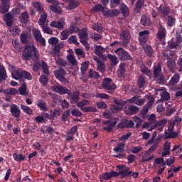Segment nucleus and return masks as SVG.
I'll use <instances>...</instances> for the list:
<instances>
[{
	"instance_id": "2f4dec72",
	"label": "nucleus",
	"mask_w": 182,
	"mask_h": 182,
	"mask_svg": "<svg viewBox=\"0 0 182 182\" xmlns=\"http://www.w3.org/2000/svg\"><path fill=\"white\" fill-rule=\"evenodd\" d=\"M158 11L164 16H167V15L170 14V7L160 5V6L158 8Z\"/></svg>"
},
{
	"instance_id": "3c124183",
	"label": "nucleus",
	"mask_w": 182,
	"mask_h": 182,
	"mask_svg": "<svg viewBox=\"0 0 182 182\" xmlns=\"http://www.w3.org/2000/svg\"><path fill=\"white\" fill-rule=\"evenodd\" d=\"M141 23L144 25V26H149L150 23H151V21H150V18L142 16L141 18Z\"/></svg>"
},
{
	"instance_id": "5fc2aeb1",
	"label": "nucleus",
	"mask_w": 182,
	"mask_h": 182,
	"mask_svg": "<svg viewBox=\"0 0 182 182\" xmlns=\"http://www.w3.org/2000/svg\"><path fill=\"white\" fill-rule=\"evenodd\" d=\"M90 105V101L87 100H82L77 103V107H80V109H83L84 106H89Z\"/></svg>"
},
{
	"instance_id": "49530a36",
	"label": "nucleus",
	"mask_w": 182,
	"mask_h": 182,
	"mask_svg": "<svg viewBox=\"0 0 182 182\" xmlns=\"http://www.w3.org/2000/svg\"><path fill=\"white\" fill-rule=\"evenodd\" d=\"M143 48L144 49V52L149 58H153V48H151V46H143Z\"/></svg>"
},
{
	"instance_id": "6ab92c4d",
	"label": "nucleus",
	"mask_w": 182,
	"mask_h": 182,
	"mask_svg": "<svg viewBox=\"0 0 182 182\" xmlns=\"http://www.w3.org/2000/svg\"><path fill=\"white\" fill-rule=\"evenodd\" d=\"M50 28H55L59 29V31H62L65 27V21H53L50 23Z\"/></svg>"
},
{
	"instance_id": "bb28decb",
	"label": "nucleus",
	"mask_w": 182,
	"mask_h": 182,
	"mask_svg": "<svg viewBox=\"0 0 182 182\" xmlns=\"http://www.w3.org/2000/svg\"><path fill=\"white\" fill-rule=\"evenodd\" d=\"M157 91L161 92V99L159 100H162V102H164V100H170V94L167 91L164 90V88L158 89Z\"/></svg>"
},
{
	"instance_id": "f257e3e1",
	"label": "nucleus",
	"mask_w": 182,
	"mask_h": 182,
	"mask_svg": "<svg viewBox=\"0 0 182 182\" xmlns=\"http://www.w3.org/2000/svg\"><path fill=\"white\" fill-rule=\"evenodd\" d=\"M23 56L26 60H29L33 56L36 59H38L39 58V53L33 44L26 45L23 52Z\"/></svg>"
},
{
	"instance_id": "603ef678",
	"label": "nucleus",
	"mask_w": 182,
	"mask_h": 182,
	"mask_svg": "<svg viewBox=\"0 0 182 182\" xmlns=\"http://www.w3.org/2000/svg\"><path fill=\"white\" fill-rule=\"evenodd\" d=\"M13 157L16 161H23L25 159H26V156L23 154H19L18 153H14L13 154Z\"/></svg>"
},
{
	"instance_id": "8fccbe9b",
	"label": "nucleus",
	"mask_w": 182,
	"mask_h": 182,
	"mask_svg": "<svg viewBox=\"0 0 182 182\" xmlns=\"http://www.w3.org/2000/svg\"><path fill=\"white\" fill-rule=\"evenodd\" d=\"M77 6H79V3L75 0H71L68 2L67 9H69V11H72V9L77 8Z\"/></svg>"
},
{
	"instance_id": "e433bc0d",
	"label": "nucleus",
	"mask_w": 182,
	"mask_h": 182,
	"mask_svg": "<svg viewBox=\"0 0 182 182\" xmlns=\"http://www.w3.org/2000/svg\"><path fill=\"white\" fill-rule=\"evenodd\" d=\"M19 19L21 23H28L29 21V13H28V11L21 13Z\"/></svg>"
},
{
	"instance_id": "c756f323",
	"label": "nucleus",
	"mask_w": 182,
	"mask_h": 182,
	"mask_svg": "<svg viewBox=\"0 0 182 182\" xmlns=\"http://www.w3.org/2000/svg\"><path fill=\"white\" fill-rule=\"evenodd\" d=\"M119 9L123 16H129V15H130V9H129V7L124 3L120 4Z\"/></svg>"
},
{
	"instance_id": "ddd939ff",
	"label": "nucleus",
	"mask_w": 182,
	"mask_h": 182,
	"mask_svg": "<svg viewBox=\"0 0 182 182\" xmlns=\"http://www.w3.org/2000/svg\"><path fill=\"white\" fill-rule=\"evenodd\" d=\"M150 33V31L146 30L144 31H141L139 33V41L140 45H142V46H144L146 43H147V41H149V34Z\"/></svg>"
},
{
	"instance_id": "c9c22d12",
	"label": "nucleus",
	"mask_w": 182,
	"mask_h": 182,
	"mask_svg": "<svg viewBox=\"0 0 182 182\" xmlns=\"http://www.w3.org/2000/svg\"><path fill=\"white\" fill-rule=\"evenodd\" d=\"M76 23H77V18H75V22H71L70 23V26L68 30L70 33H77V32H79V28L75 26Z\"/></svg>"
},
{
	"instance_id": "9b49d317",
	"label": "nucleus",
	"mask_w": 182,
	"mask_h": 182,
	"mask_svg": "<svg viewBox=\"0 0 182 182\" xmlns=\"http://www.w3.org/2000/svg\"><path fill=\"white\" fill-rule=\"evenodd\" d=\"M51 89L53 92L58 93V95H70V90L59 84L53 86Z\"/></svg>"
},
{
	"instance_id": "69168bd1",
	"label": "nucleus",
	"mask_w": 182,
	"mask_h": 182,
	"mask_svg": "<svg viewBox=\"0 0 182 182\" xmlns=\"http://www.w3.org/2000/svg\"><path fill=\"white\" fill-rule=\"evenodd\" d=\"M62 112V109H54L50 111V113H51V116L53 119V117H58V116H60V113Z\"/></svg>"
},
{
	"instance_id": "473e14b6",
	"label": "nucleus",
	"mask_w": 182,
	"mask_h": 182,
	"mask_svg": "<svg viewBox=\"0 0 182 182\" xmlns=\"http://www.w3.org/2000/svg\"><path fill=\"white\" fill-rule=\"evenodd\" d=\"M167 68L169 69L170 72L174 73L176 69V60L173 58H169L167 62Z\"/></svg>"
},
{
	"instance_id": "393cba45",
	"label": "nucleus",
	"mask_w": 182,
	"mask_h": 182,
	"mask_svg": "<svg viewBox=\"0 0 182 182\" xmlns=\"http://www.w3.org/2000/svg\"><path fill=\"white\" fill-rule=\"evenodd\" d=\"M150 154H151V153L149 152V151H145L141 156V162L145 163L147 161H151V160H154L156 156H154V155L150 156Z\"/></svg>"
},
{
	"instance_id": "b1692460",
	"label": "nucleus",
	"mask_w": 182,
	"mask_h": 182,
	"mask_svg": "<svg viewBox=\"0 0 182 182\" xmlns=\"http://www.w3.org/2000/svg\"><path fill=\"white\" fill-rule=\"evenodd\" d=\"M118 15H120V10L119 9L106 10V11H104V16H108L109 18L118 16Z\"/></svg>"
},
{
	"instance_id": "de8ad7c7",
	"label": "nucleus",
	"mask_w": 182,
	"mask_h": 182,
	"mask_svg": "<svg viewBox=\"0 0 182 182\" xmlns=\"http://www.w3.org/2000/svg\"><path fill=\"white\" fill-rule=\"evenodd\" d=\"M156 103L159 104L156 106V112H157V113H163V112H164V109H166L163 106V104L164 103V102H163L162 100H158Z\"/></svg>"
},
{
	"instance_id": "4c0bfd02",
	"label": "nucleus",
	"mask_w": 182,
	"mask_h": 182,
	"mask_svg": "<svg viewBox=\"0 0 182 182\" xmlns=\"http://www.w3.org/2000/svg\"><path fill=\"white\" fill-rule=\"evenodd\" d=\"M43 33H46L47 35H53V30L48 26V24H43L40 26Z\"/></svg>"
},
{
	"instance_id": "bf43d9fd",
	"label": "nucleus",
	"mask_w": 182,
	"mask_h": 182,
	"mask_svg": "<svg viewBox=\"0 0 182 182\" xmlns=\"http://www.w3.org/2000/svg\"><path fill=\"white\" fill-rule=\"evenodd\" d=\"M89 76L90 77H93L94 79H100V75H99V73L93 69L89 70Z\"/></svg>"
},
{
	"instance_id": "ea45409f",
	"label": "nucleus",
	"mask_w": 182,
	"mask_h": 182,
	"mask_svg": "<svg viewBox=\"0 0 182 182\" xmlns=\"http://www.w3.org/2000/svg\"><path fill=\"white\" fill-rule=\"evenodd\" d=\"M107 58L110 60L112 66H116L119 63V58L116 55L108 54Z\"/></svg>"
},
{
	"instance_id": "a878e982",
	"label": "nucleus",
	"mask_w": 182,
	"mask_h": 182,
	"mask_svg": "<svg viewBox=\"0 0 182 182\" xmlns=\"http://www.w3.org/2000/svg\"><path fill=\"white\" fill-rule=\"evenodd\" d=\"M48 23H49V21H48V14L43 11L41 14V16L38 20V24L40 26H41L42 25H46Z\"/></svg>"
},
{
	"instance_id": "680f3d73",
	"label": "nucleus",
	"mask_w": 182,
	"mask_h": 182,
	"mask_svg": "<svg viewBox=\"0 0 182 182\" xmlns=\"http://www.w3.org/2000/svg\"><path fill=\"white\" fill-rule=\"evenodd\" d=\"M3 93L4 95H16V93H18V90H16V89L15 88H9V89H6L4 90Z\"/></svg>"
},
{
	"instance_id": "c03bdc74",
	"label": "nucleus",
	"mask_w": 182,
	"mask_h": 182,
	"mask_svg": "<svg viewBox=\"0 0 182 182\" xmlns=\"http://www.w3.org/2000/svg\"><path fill=\"white\" fill-rule=\"evenodd\" d=\"M67 59L68 62L73 65V66H77V60H76V58L73 54H69L67 55Z\"/></svg>"
},
{
	"instance_id": "5701e85b",
	"label": "nucleus",
	"mask_w": 182,
	"mask_h": 182,
	"mask_svg": "<svg viewBox=\"0 0 182 182\" xmlns=\"http://www.w3.org/2000/svg\"><path fill=\"white\" fill-rule=\"evenodd\" d=\"M80 95V92L78 90H75L73 93L72 92H70V95H68V96H70V103H73V105L74 103H76L80 99L79 97Z\"/></svg>"
},
{
	"instance_id": "a18cd8bd",
	"label": "nucleus",
	"mask_w": 182,
	"mask_h": 182,
	"mask_svg": "<svg viewBox=\"0 0 182 182\" xmlns=\"http://www.w3.org/2000/svg\"><path fill=\"white\" fill-rule=\"evenodd\" d=\"M32 5L35 8V9H36V11L39 12V14L43 12L44 11L43 5H42L41 2L35 1L32 3Z\"/></svg>"
},
{
	"instance_id": "79ce46f5",
	"label": "nucleus",
	"mask_w": 182,
	"mask_h": 182,
	"mask_svg": "<svg viewBox=\"0 0 182 182\" xmlns=\"http://www.w3.org/2000/svg\"><path fill=\"white\" fill-rule=\"evenodd\" d=\"M37 107L42 110L43 112H48V107H46V102L39 100L37 103Z\"/></svg>"
},
{
	"instance_id": "0e129e2a",
	"label": "nucleus",
	"mask_w": 182,
	"mask_h": 182,
	"mask_svg": "<svg viewBox=\"0 0 182 182\" xmlns=\"http://www.w3.org/2000/svg\"><path fill=\"white\" fill-rule=\"evenodd\" d=\"M92 11H94L95 12H102V14H104V12H106V10H105V8H103V6L101 4L95 5L92 8Z\"/></svg>"
},
{
	"instance_id": "09e8293b",
	"label": "nucleus",
	"mask_w": 182,
	"mask_h": 182,
	"mask_svg": "<svg viewBox=\"0 0 182 182\" xmlns=\"http://www.w3.org/2000/svg\"><path fill=\"white\" fill-rule=\"evenodd\" d=\"M147 85V82L146 81V78L143 76H140L138 78V86L140 89H143V87H146Z\"/></svg>"
},
{
	"instance_id": "052dcab7",
	"label": "nucleus",
	"mask_w": 182,
	"mask_h": 182,
	"mask_svg": "<svg viewBox=\"0 0 182 182\" xmlns=\"http://www.w3.org/2000/svg\"><path fill=\"white\" fill-rule=\"evenodd\" d=\"M20 79H26L27 80H32V75L28 71H21V77Z\"/></svg>"
},
{
	"instance_id": "864d4df0",
	"label": "nucleus",
	"mask_w": 182,
	"mask_h": 182,
	"mask_svg": "<svg viewBox=\"0 0 182 182\" xmlns=\"http://www.w3.org/2000/svg\"><path fill=\"white\" fill-rule=\"evenodd\" d=\"M105 52V48L102 47L101 46H94V53L97 56L99 55H101V53H103Z\"/></svg>"
},
{
	"instance_id": "2eb2a0df",
	"label": "nucleus",
	"mask_w": 182,
	"mask_h": 182,
	"mask_svg": "<svg viewBox=\"0 0 182 182\" xmlns=\"http://www.w3.org/2000/svg\"><path fill=\"white\" fill-rule=\"evenodd\" d=\"M54 75L55 77L60 80V82H66V79H65V75H66V71L63 68H59L58 70L54 72Z\"/></svg>"
},
{
	"instance_id": "1a4fd4ad",
	"label": "nucleus",
	"mask_w": 182,
	"mask_h": 182,
	"mask_svg": "<svg viewBox=\"0 0 182 182\" xmlns=\"http://www.w3.org/2000/svg\"><path fill=\"white\" fill-rule=\"evenodd\" d=\"M119 122V118H113L109 120L102 122V124H106L107 127H103V130H106L107 132H112L113 130V127L117 124Z\"/></svg>"
},
{
	"instance_id": "4d7b16f0",
	"label": "nucleus",
	"mask_w": 182,
	"mask_h": 182,
	"mask_svg": "<svg viewBox=\"0 0 182 182\" xmlns=\"http://www.w3.org/2000/svg\"><path fill=\"white\" fill-rule=\"evenodd\" d=\"M21 109L26 114H32L33 113V110H32V109H31V107H29L26 105H21Z\"/></svg>"
},
{
	"instance_id": "37998d69",
	"label": "nucleus",
	"mask_w": 182,
	"mask_h": 182,
	"mask_svg": "<svg viewBox=\"0 0 182 182\" xmlns=\"http://www.w3.org/2000/svg\"><path fill=\"white\" fill-rule=\"evenodd\" d=\"M22 75V71L21 70H14L11 72V76L13 79H15L16 80H19L21 79Z\"/></svg>"
},
{
	"instance_id": "20e7f679",
	"label": "nucleus",
	"mask_w": 182,
	"mask_h": 182,
	"mask_svg": "<svg viewBox=\"0 0 182 182\" xmlns=\"http://www.w3.org/2000/svg\"><path fill=\"white\" fill-rule=\"evenodd\" d=\"M176 42H174L173 40H171L168 42V44L171 48L173 49H181L182 48V36L179 33L176 32Z\"/></svg>"
},
{
	"instance_id": "13d9d810",
	"label": "nucleus",
	"mask_w": 182,
	"mask_h": 182,
	"mask_svg": "<svg viewBox=\"0 0 182 182\" xmlns=\"http://www.w3.org/2000/svg\"><path fill=\"white\" fill-rule=\"evenodd\" d=\"M12 45L16 50H18V52H21V50H22V47L21 46V44H19V41L16 39H13Z\"/></svg>"
},
{
	"instance_id": "a211bd4d",
	"label": "nucleus",
	"mask_w": 182,
	"mask_h": 182,
	"mask_svg": "<svg viewBox=\"0 0 182 182\" xmlns=\"http://www.w3.org/2000/svg\"><path fill=\"white\" fill-rule=\"evenodd\" d=\"M166 36H167V31H166V28H164V26H161L158 30L157 38L159 41H164V39H166Z\"/></svg>"
},
{
	"instance_id": "c85d7f7f",
	"label": "nucleus",
	"mask_w": 182,
	"mask_h": 182,
	"mask_svg": "<svg viewBox=\"0 0 182 182\" xmlns=\"http://www.w3.org/2000/svg\"><path fill=\"white\" fill-rule=\"evenodd\" d=\"M171 148V142L166 141L164 144V153H162V157H166L170 154V149Z\"/></svg>"
},
{
	"instance_id": "39448f33",
	"label": "nucleus",
	"mask_w": 182,
	"mask_h": 182,
	"mask_svg": "<svg viewBox=\"0 0 182 182\" xmlns=\"http://www.w3.org/2000/svg\"><path fill=\"white\" fill-rule=\"evenodd\" d=\"M33 36L36 41V42H39L42 46H46V40L45 38L42 36V33H41V30L38 28H33L32 30Z\"/></svg>"
},
{
	"instance_id": "f3484780",
	"label": "nucleus",
	"mask_w": 182,
	"mask_h": 182,
	"mask_svg": "<svg viewBox=\"0 0 182 182\" xmlns=\"http://www.w3.org/2000/svg\"><path fill=\"white\" fill-rule=\"evenodd\" d=\"M180 82V74L178 73H176L171 78L168 83V86L169 87H172V86H176L177 83Z\"/></svg>"
},
{
	"instance_id": "72a5a7b5",
	"label": "nucleus",
	"mask_w": 182,
	"mask_h": 182,
	"mask_svg": "<svg viewBox=\"0 0 182 182\" xmlns=\"http://www.w3.org/2000/svg\"><path fill=\"white\" fill-rule=\"evenodd\" d=\"M112 177H117V172L111 171L110 172H105L103 176V180H110Z\"/></svg>"
},
{
	"instance_id": "6e6552de",
	"label": "nucleus",
	"mask_w": 182,
	"mask_h": 182,
	"mask_svg": "<svg viewBox=\"0 0 182 182\" xmlns=\"http://www.w3.org/2000/svg\"><path fill=\"white\" fill-rule=\"evenodd\" d=\"M139 110L140 108L134 105H127L124 107V114L128 116H133L134 114H137L139 113Z\"/></svg>"
},
{
	"instance_id": "7ed1b4c3",
	"label": "nucleus",
	"mask_w": 182,
	"mask_h": 182,
	"mask_svg": "<svg viewBox=\"0 0 182 182\" xmlns=\"http://www.w3.org/2000/svg\"><path fill=\"white\" fill-rule=\"evenodd\" d=\"M102 89L107 90V93H109L112 95L113 93V90H116L117 86L116 84L112 82V78H105L103 82L101 85Z\"/></svg>"
},
{
	"instance_id": "58836bf2",
	"label": "nucleus",
	"mask_w": 182,
	"mask_h": 182,
	"mask_svg": "<svg viewBox=\"0 0 182 182\" xmlns=\"http://www.w3.org/2000/svg\"><path fill=\"white\" fill-rule=\"evenodd\" d=\"M18 92L21 96H28V90L26 82H23L22 85L18 88Z\"/></svg>"
},
{
	"instance_id": "cd10ccee",
	"label": "nucleus",
	"mask_w": 182,
	"mask_h": 182,
	"mask_svg": "<svg viewBox=\"0 0 182 182\" xmlns=\"http://www.w3.org/2000/svg\"><path fill=\"white\" fill-rule=\"evenodd\" d=\"M130 32L129 31H123L120 33V38L124 43H129V41H130Z\"/></svg>"
},
{
	"instance_id": "423d86ee",
	"label": "nucleus",
	"mask_w": 182,
	"mask_h": 182,
	"mask_svg": "<svg viewBox=\"0 0 182 182\" xmlns=\"http://www.w3.org/2000/svg\"><path fill=\"white\" fill-rule=\"evenodd\" d=\"M154 77L159 82H164V75L161 73V64L158 63L154 67Z\"/></svg>"
},
{
	"instance_id": "f8f14e48",
	"label": "nucleus",
	"mask_w": 182,
	"mask_h": 182,
	"mask_svg": "<svg viewBox=\"0 0 182 182\" xmlns=\"http://www.w3.org/2000/svg\"><path fill=\"white\" fill-rule=\"evenodd\" d=\"M124 146L125 145L124 143H119L117 145L115 148H114V151L117 153V154L114 155V157H126V154H124Z\"/></svg>"
},
{
	"instance_id": "412c9836",
	"label": "nucleus",
	"mask_w": 182,
	"mask_h": 182,
	"mask_svg": "<svg viewBox=\"0 0 182 182\" xmlns=\"http://www.w3.org/2000/svg\"><path fill=\"white\" fill-rule=\"evenodd\" d=\"M8 33L11 36H16V35H19V33H21V28L18 26H11L8 28Z\"/></svg>"
},
{
	"instance_id": "aec40b11",
	"label": "nucleus",
	"mask_w": 182,
	"mask_h": 182,
	"mask_svg": "<svg viewBox=\"0 0 182 182\" xmlns=\"http://www.w3.org/2000/svg\"><path fill=\"white\" fill-rule=\"evenodd\" d=\"M167 124V119H163L161 120H159L155 123V129H157L158 132H163V129L166 127V125Z\"/></svg>"
},
{
	"instance_id": "6e6d98bb",
	"label": "nucleus",
	"mask_w": 182,
	"mask_h": 182,
	"mask_svg": "<svg viewBox=\"0 0 182 182\" xmlns=\"http://www.w3.org/2000/svg\"><path fill=\"white\" fill-rule=\"evenodd\" d=\"M70 35V31H69V30L63 31L60 33V40L66 41V39L69 38Z\"/></svg>"
},
{
	"instance_id": "338daca9",
	"label": "nucleus",
	"mask_w": 182,
	"mask_h": 182,
	"mask_svg": "<svg viewBox=\"0 0 182 182\" xmlns=\"http://www.w3.org/2000/svg\"><path fill=\"white\" fill-rule=\"evenodd\" d=\"M167 25L168 26H174L176 25V18L171 16H168L167 18Z\"/></svg>"
},
{
	"instance_id": "9d476101",
	"label": "nucleus",
	"mask_w": 182,
	"mask_h": 182,
	"mask_svg": "<svg viewBox=\"0 0 182 182\" xmlns=\"http://www.w3.org/2000/svg\"><path fill=\"white\" fill-rule=\"evenodd\" d=\"M114 53L118 55L121 60H132V55L127 53V51L123 50V48H118L115 50Z\"/></svg>"
},
{
	"instance_id": "7c9ffc66",
	"label": "nucleus",
	"mask_w": 182,
	"mask_h": 182,
	"mask_svg": "<svg viewBox=\"0 0 182 182\" xmlns=\"http://www.w3.org/2000/svg\"><path fill=\"white\" fill-rule=\"evenodd\" d=\"M6 70L5 67L0 63V83L6 80Z\"/></svg>"
},
{
	"instance_id": "dca6fc26",
	"label": "nucleus",
	"mask_w": 182,
	"mask_h": 182,
	"mask_svg": "<svg viewBox=\"0 0 182 182\" xmlns=\"http://www.w3.org/2000/svg\"><path fill=\"white\" fill-rule=\"evenodd\" d=\"M31 38H32L31 31H23L20 36V41L21 43H28Z\"/></svg>"
},
{
	"instance_id": "f704fd0d",
	"label": "nucleus",
	"mask_w": 182,
	"mask_h": 182,
	"mask_svg": "<svg viewBox=\"0 0 182 182\" xmlns=\"http://www.w3.org/2000/svg\"><path fill=\"white\" fill-rule=\"evenodd\" d=\"M3 19L6 22V26H9V28L11 26H12L14 21H12V14H7L4 15Z\"/></svg>"
},
{
	"instance_id": "4468645a",
	"label": "nucleus",
	"mask_w": 182,
	"mask_h": 182,
	"mask_svg": "<svg viewBox=\"0 0 182 182\" xmlns=\"http://www.w3.org/2000/svg\"><path fill=\"white\" fill-rule=\"evenodd\" d=\"M10 113L13 117H16V119L21 117V109H19V106L15 104L11 105Z\"/></svg>"
},
{
	"instance_id": "e2e57ef3",
	"label": "nucleus",
	"mask_w": 182,
	"mask_h": 182,
	"mask_svg": "<svg viewBox=\"0 0 182 182\" xmlns=\"http://www.w3.org/2000/svg\"><path fill=\"white\" fill-rule=\"evenodd\" d=\"M40 65H41L43 73L45 75H49V66H48V64L42 60Z\"/></svg>"
},
{
	"instance_id": "0eeeda50",
	"label": "nucleus",
	"mask_w": 182,
	"mask_h": 182,
	"mask_svg": "<svg viewBox=\"0 0 182 182\" xmlns=\"http://www.w3.org/2000/svg\"><path fill=\"white\" fill-rule=\"evenodd\" d=\"M79 33V38L80 43L85 46V48H89V44L87 43V28H84L81 30L78 31Z\"/></svg>"
},
{
	"instance_id": "4be33fe9",
	"label": "nucleus",
	"mask_w": 182,
	"mask_h": 182,
	"mask_svg": "<svg viewBox=\"0 0 182 182\" xmlns=\"http://www.w3.org/2000/svg\"><path fill=\"white\" fill-rule=\"evenodd\" d=\"M63 4L56 1V4H53L50 6V10L55 14H60Z\"/></svg>"
},
{
	"instance_id": "a19ab883",
	"label": "nucleus",
	"mask_w": 182,
	"mask_h": 182,
	"mask_svg": "<svg viewBox=\"0 0 182 182\" xmlns=\"http://www.w3.org/2000/svg\"><path fill=\"white\" fill-rule=\"evenodd\" d=\"M133 173V171H129V168H127L125 171L117 172V177H119V176H121L124 178L126 177H129L131 174Z\"/></svg>"
},
{
	"instance_id": "f03ea898",
	"label": "nucleus",
	"mask_w": 182,
	"mask_h": 182,
	"mask_svg": "<svg viewBox=\"0 0 182 182\" xmlns=\"http://www.w3.org/2000/svg\"><path fill=\"white\" fill-rule=\"evenodd\" d=\"M147 99L149 102L144 106L139 114L141 119H147V113H149V110H150L151 107H153V105H154L155 98L153 95L148 96Z\"/></svg>"
},
{
	"instance_id": "774afa93",
	"label": "nucleus",
	"mask_w": 182,
	"mask_h": 182,
	"mask_svg": "<svg viewBox=\"0 0 182 182\" xmlns=\"http://www.w3.org/2000/svg\"><path fill=\"white\" fill-rule=\"evenodd\" d=\"M89 69V61L82 62L81 64V72L85 73Z\"/></svg>"
}]
</instances>
